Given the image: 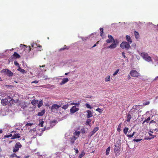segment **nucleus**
Wrapping results in <instances>:
<instances>
[{"label": "nucleus", "instance_id": "nucleus-40", "mask_svg": "<svg viewBox=\"0 0 158 158\" xmlns=\"http://www.w3.org/2000/svg\"><path fill=\"white\" fill-rule=\"evenodd\" d=\"M79 104H80L79 103H71L70 104V105H76L77 106H79Z\"/></svg>", "mask_w": 158, "mask_h": 158}, {"label": "nucleus", "instance_id": "nucleus-12", "mask_svg": "<svg viewBox=\"0 0 158 158\" xmlns=\"http://www.w3.org/2000/svg\"><path fill=\"white\" fill-rule=\"evenodd\" d=\"M114 44H112L110 46H108L107 48L110 49H114L116 48L117 46L116 44H114Z\"/></svg>", "mask_w": 158, "mask_h": 158}, {"label": "nucleus", "instance_id": "nucleus-8", "mask_svg": "<svg viewBox=\"0 0 158 158\" xmlns=\"http://www.w3.org/2000/svg\"><path fill=\"white\" fill-rule=\"evenodd\" d=\"M8 103V100L7 99H2L1 101V103L3 106H6L7 105Z\"/></svg>", "mask_w": 158, "mask_h": 158}, {"label": "nucleus", "instance_id": "nucleus-9", "mask_svg": "<svg viewBox=\"0 0 158 158\" xmlns=\"http://www.w3.org/2000/svg\"><path fill=\"white\" fill-rule=\"evenodd\" d=\"M69 81L68 78H65L63 79L61 82L60 83V85H62L66 83H67Z\"/></svg>", "mask_w": 158, "mask_h": 158}, {"label": "nucleus", "instance_id": "nucleus-26", "mask_svg": "<svg viewBox=\"0 0 158 158\" xmlns=\"http://www.w3.org/2000/svg\"><path fill=\"white\" fill-rule=\"evenodd\" d=\"M31 103L33 105H35L36 104L38 103V101L35 100H33L31 102Z\"/></svg>", "mask_w": 158, "mask_h": 158}, {"label": "nucleus", "instance_id": "nucleus-2", "mask_svg": "<svg viewBox=\"0 0 158 158\" xmlns=\"http://www.w3.org/2000/svg\"><path fill=\"white\" fill-rule=\"evenodd\" d=\"M2 73L7 75L10 77H12L13 75V73L7 69H3L2 71Z\"/></svg>", "mask_w": 158, "mask_h": 158}, {"label": "nucleus", "instance_id": "nucleus-52", "mask_svg": "<svg viewBox=\"0 0 158 158\" xmlns=\"http://www.w3.org/2000/svg\"><path fill=\"white\" fill-rule=\"evenodd\" d=\"M153 133V132L152 131H149V132L148 133H149V135H150L152 136H153V135L152 134H151V133Z\"/></svg>", "mask_w": 158, "mask_h": 158}, {"label": "nucleus", "instance_id": "nucleus-64", "mask_svg": "<svg viewBox=\"0 0 158 158\" xmlns=\"http://www.w3.org/2000/svg\"><path fill=\"white\" fill-rule=\"evenodd\" d=\"M45 66V65H43L42 66L40 65V67H44Z\"/></svg>", "mask_w": 158, "mask_h": 158}, {"label": "nucleus", "instance_id": "nucleus-37", "mask_svg": "<svg viewBox=\"0 0 158 158\" xmlns=\"http://www.w3.org/2000/svg\"><path fill=\"white\" fill-rule=\"evenodd\" d=\"M55 85H48V87H47V88H49L51 89H53L54 88H55Z\"/></svg>", "mask_w": 158, "mask_h": 158}, {"label": "nucleus", "instance_id": "nucleus-14", "mask_svg": "<svg viewBox=\"0 0 158 158\" xmlns=\"http://www.w3.org/2000/svg\"><path fill=\"white\" fill-rule=\"evenodd\" d=\"M148 55V53L145 52H142L140 54V56L142 57L144 60L145 58H146Z\"/></svg>", "mask_w": 158, "mask_h": 158}, {"label": "nucleus", "instance_id": "nucleus-25", "mask_svg": "<svg viewBox=\"0 0 158 158\" xmlns=\"http://www.w3.org/2000/svg\"><path fill=\"white\" fill-rule=\"evenodd\" d=\"M121 140L120 139H118V141L116 142L117 144H116L115 146L116 147H117V146H120V142Z\"/></svg>", "mask_w": 158, "mask_h": 158}, {"label": "nucleus", "instance_id": "nucleus-15", "mask_svg": "<svg viewBox=\"0 0 158 158\" xmlns=\"http://www.w3.org/2000/svg\"><path fill=\"white\" fill-rule=\"evenodd\" d=\"M99 129L98 127H97L94 128L93 131L91 132V136L93 135Z\"/></svg>", "mask_w": 158, "mask_h": 158}, {"label": "nucleus", "instance_id": "nucleus-11", "mask_svg": "<svg viewBox=\"0 0 158 158\" xmlns=\"http://www.w3.org/2000/svg\"><path fill=\"white\" fill-rule=\"evenodd\" d=\"M126 40L127 42L131 44L132 43V41L130 36L127 35L126 36Z\"/></svg>", "mask_w": 158, "mask_h": 158}, {"label": "nucleus", "instance_id": "nucleus-57", "mask_svg": "<svg viewBox=\"0 0 158 158\" xmlns=\"http://www.w3.org/2000/svg\"><path fill=\"white\" fill-rule=\"evenodd\" d=\"M68 48H65V47H64L63 48H60V51H62V50H64L65 49H68Z\"/></svg>", "mask_w": 158, "mask_h": 158}, {"label": "nucleus", "instance_id": "nucleus-19", "mask_svg": "<svg viewBox=\"0 0 158 158\" xmlns=\"http://www.w3.org/2000/svg\"><path fill=\"white\" fill-rule=\"evenodd\" d=\"M45 113V110L44 109L42 110L41 112H39L38 114V115L40 116L43 115Z\"/></svg>", "mask_w": 158, "mask_h": 158}, {"label": "nucleus", "instance_id": "nucleus-4", "mask_svg": "<svg viewBox=\"0 0 158 158\" xmlns=\"http://www.w3.org/2000/svg\"><path fill=\"white\" fill-rule=\"evenodd\" d=\"M131 75L133 77H138L140 75V74L135 70H132L130 72Z\"/></svg>", "mask_w": 158, "mask_h": 158}, {"label": "nucleus", "instance_id": "nucleus-28", "mask_svg": "<svg viewBox=\"0 0 158 158\" xmlns=\"http://www.w3.org/2000/svg\"><path fill=\"white\" fill-rule=\"evenodd\" d=\"M128 130V127H125L123 130L124 133L125 134H127V133Z\"/></svg>", "mask_w": 158, "mask_h": 158}, {"label": "nucleus", "instance_id": "nucleus-23", "mask_svg": "<svg viewBox=\"0 0 158 158\" xmlns=\"http://www.w3.org/2000/svg\"><path fill=\"white\" fill-rule=\"evenodd\" d=\"M39 125L41 127H43V124L44 123V122L43 121V119H40L39 120Z\"/></svg>", "mask_w": 158, "mask_h": 158}, {"label": "nucleus", "instance_id": "nucleus-24", "mask_svg": "<svg viewBox=\"0 0 158 158\" xmlns=\"http://www.w3.org/2000/svg\"><path fill=\"white\" fill-rule=\"evenodd\" d=\"M18 70L20 72L22 73H25L26 72L25 70L23 69H21L19 67L18 69Z\"/></svg>", "mask_w": 158, "mask_h": 158}, {"label": "nucleus", "instance_id": "nucleus-34", "mask_svg": "<svg viewBox=\"0 0 158 158\" xmlns=\"http://www.w3.org/2000/svg\"><path fill=\"white\" fill-rule=\"evenodd\" d=\"M108 37L109 39L113 40V43H115V40L113 38V37L111 35H108Z\"/></svg>", "mask_w": 158, "mask_h": 158}, {"label": "nucleus", "instance_id": "nucleus-10", "mask_svg": "<svg viewBox=\"0 0 158 158\" xmlns=\"http://www.w3.org/2000/svg\"><path fill=\"white\" fill-rule=\"evenodd\" d=\"M86 112L87 114H86V116L87 118H89L93 116V113L90 110H87Z\"/></svg>", "mask_w": 158, "mask_h": 158}, {"label": "nucleus", "instance_id": "nucleus-49", "mask_svg": "<svg viewBox=\"0 0 158 158\" xmlns=\"http://www.w3.org/2000/svg\"><path fill=\"white\" fill-rule=\"evenodd\" d=\"M142 140L141 139H134L133 141H136L137 142H138Z\"/></svg>", "mask_w": 158, "mask_h": 158}, {"label": "nucleus", "instance_id": "nucleus-18", "mask_svg": "<svg viewBox=\"0 0 158 158\" xmlns=\"http://www.w3.org/2000/svg\"><path fill=\"white\" fill-rule=\"evenodd\" d=\"M12 56H13L14 57H15V59L19 58L20 56L19 54L17 53L16 52H15L13 55Z\"/></svg>", "mask_w": 158, "mask_h": 158}, {"label": "nucleus", "instance_id": "nucleus-3", "mask_svg": "<svg viewBox=\"0 0 158 158\" xmlns=\"http://www.w3.org/2000/svg\"><path fill=\"white\" fill-rule=\"evenodd\" d=\"M21 147V143L19 142L17 143L14 148L13 151L14 152H17L19 149V148Z\"/></svg>", "mask_w": 158, "mask_h": 158}, {"label": "nucleus", "instance_id": "nucleus-20", "mask_svg": "<svg viewBox=\"0 0 158 158\" xmlns=\"http://www.w3.org/2000/svg\"><path fill=\"white\" fill-rule=\"evenodd\" d=\"M131 114L130 113H128L127 114V119L126 121L127 122H129L130 121V120L131 119Z\"/></svg>", "mask_w": 158, "mask_h": 158}, {"label": "nucleus", "instance_id": "nucleus-58", "mask_svg": "<svg viewBox=\"0 0 158 158\" xmlns=\"http://www.w3.org/2000/svg\"><path fill=\"white\" fill-rule=\"evenodd\" d=\"M133 135H127V137L129 138H131L132 137H133Z\"/></svg>", "mask_w": 158, "mask_h": 158}, {"label": "nucleus", "instance_id": "nucleus-53", "mask_svg": "<svg viewBox=\"0 0 158 158\" xmlns=\"http://www.w3.org/2000/svg\"><path fill=\"white\" fill-rule=\"evenodd\" d=\"M122 55L124 57V58H127V57L125 56V53L124 52H122Z\"/></svg>", "mask_w": 158, "mask_h": 158}, {"label": "nucleus", "instance_id": "nucleus-38", "mask_svg": "<svg viewBox=\"0 0 158 158\" xmlns=\"http://www.w3.org/2000/svg\"><path fill=\"white\" fill-rule=\"evenodd\" d=\"M119 69H117L116 70V71L113 74V76H115L117 74V73H118V72L119 71Z\"/></svg>", "mask_w": 158, "mask_h": 158}, {"label": "nucleus", "instance_id": "nucleus-21", "mask_svg": "<svg viewBox=\"0 0 158 158\" xmlns=\"http://www.w3.org/2000/svg\"><path fill=\"white\" fill-rule=\"evenodd\" d=\"M134 35L135 36V37L136 39H138L139 37V33L135 31H134Z\"/></svg>", "mask_w": 158, "mask_h": 158}, {"label": "nucleus", "instance_id": "nucleus-62", "mask_svg": "<svg viewBox=\"0 0 158 158\" xmlns=\"http://www.w3.org/2000/svg\"><path fill=\"white\" fill-rule=\"evenodd\" d=\"M158 78V76H157V77H156L154 79V80H157Z\"/></svg>", "mask_w": 158, "mask_h": 158}, {"label": "nucleus", "instance_id": "nucleus-7", "mask_svg": "<svg viewBox=\"0 0 158 158\" xmlns=\"http://www.w3.org/2000/svg\"><path fill=\"white\" fill-rule=\"evenodd\" d=\"M120 146H117V147H115L114 151L116 155L117 156L119 155V152L120 150Z\"/></svg>", "mask_w": 158, "mask_h": 158}, {"label": "nucleus", "instance_id": "nucleus-5", "mask_svg": "<svg viewBox=\"0 0 158 158\" xmlns=\"http://www.w3.org/2000/svg\"><path fill=\"white\" fill-rule=\"evenodd\" d=\"M61 106L56 104H54L52 106L51 110L52 112H55V110H57Z\"/></svg>", "mask_w": 158, "mask_h": 158}, {"label": "nucleus", "instance_id": "nucleus-44", "mask_svg": "<svg viewBox=\"0 0 158 158\" xmlns=\"http://www.w3.org/2000/svg\"><path fill=\"white\" fill-rule=\"evenodd\" d=\"M91 119H90V118H88L87 119V121H86V123H87V124H89V123L91 122Z\"/></svg>", "mask_w": 158, "mask_h": 158}, {"label": "nucleus", "instance_id": "nucleus-6", "mask_svg": "<svg viewBox=\"0 0 158 158\" xmlns=\"http://www.w3.org/2000/svg\"><path fill=\"white\" fill-rule=\"evenodd\" d=\"M79 110V108L76 107V106H73L70 109L71 114H73Z\"/></svg>", "mask_w": 158, "mask_h": 158}, {"label": "nucleus", "instance_id": "nucleus-16", "mask_svg": "<svg viewBox=\"0 0 158 158\" xmlns=\"http://www.w3.org/2000/svg\"><path fill=\"white\" fill-rule=\"evenodd\" d=\"M144 60L148 62L152 61V59L151 57L150 56H148V55H147L146 58L144 59Z\"/></svg>", "mask_w": 158, "mask_h": 158}, {"label": "nucleus", "instance_id": "nucleus-29", "mask_svg": "<svg viewBox=\"0 0 158 158\" xmlns=\"http://www.w3.org/2000/svg\"><path fill=\"white\" fill-rule=\"evenodd\" d=\"M21 106L22 108H24L25 107H26V105L24 102H22L21 104Z\"/></svg>", "mask_w": 158, "mask_h": 158}, {"label": "nucleus", "instance_id": "nucleus-42", "mask_svg": "<svg viewBox=\"0 0 158 158\" xmlns=\"http://www.w3.org/2000/svg\"><path fill=\"white\" fill-rule=\"evenodd\" d=\"M139 107H140V106L136 105V106H133V109H139Z\"/></svg>", "mask_w": 158, "mask_h": 158}, {"label": "nucleus", "instance_id": "nucleus-30", "mask_svg": "<svg viewBox=\"0 0 158 158\" xmlns=\"http://www.w3.org/2000/svg\"><path fill=\"white\" fill-rule=\"evenodd\" d=\"M80 134V132L79 131H76L74 133V135L75 136H76V137H78L79 134Z\"/></svg>", "mask_w": 158, "mask_h": 158}, {"label": "nucleus", "instance_id": "nucleus-50", "mask_svg": "<svg viewBox=\"0 0 158 158\" xmlns=\"http://www.w3.org/2000/svg\"><path fill=\"white\" fill-rule=\"evenodd\" d=\"M14 63L15 65L17 66H18L19 67V64L16 61H15L14 62Z\"/></svg>", "mask_w": 158, "mask_h": 158}, {"label": "nucleus", "instance_id": "nucleus-36", "mask_svg": "<svg viewBox=\"0 0 158 158\" xmlns=\"http://www.w3.org/2000/svg\"><path fill=\"white\" fill-rule=\"evenodd\" d=\"M106 42L108 43H110L111 42H113V40L109 39L107 40H106Z\"/></svg>", "mask_w": 158, "mask_h": 158}, {"label": "nucleus", "instance_id": "nucleus-48", "mask_svg": "<svg viewBox=\"0 0 158 158\" xmlns=\"http://www.w3.org/2000/svg\"><path fill=\"white\" fill-rule=\"evenodd\" d=\"M10 156L12 157H16L17 156L16 155V154L15 153H13Z\"/></svg>", "mask_w": 158, "mask_h": 158}, {"label": "nucleus", "instance_id": "nucleus-35", "mask_svg": "<svg viewBox=\"0 0 158 158\" xmlns=\"http://www.w3.org/2000/svg\"><path fill=\"white\" fill-rule=\"evenodd\" d=\"M121 123H120L119 124L117 130L119 132L121 130Z\"/></svg>", "mask_w": 158, "mask_h": 158}, {"label": "nucleus", "instance_id": "nucleus-41", "mask_svg": "<svg viewBox=\"0 0 158 158\" xmlns=\"http://www.w3.org/2000/svg\"><path fill=\"white\" fill-rule=\"evenodd\" d=\"M85 106H86L88 108H89V109H91L92 108L91 107L90 105L88 104V103H86L85 104Z\"/></svg>", "mask_w": 158, "mask_h": 158}, {"label": "nucleus", "instance_id": "nucleus-45", "mask_svg": "<svg viewBox=\"0 0 158 158\" xmlns=\"http://www.w3.org/2000/svg\"><path fill=\"white\" fill-rule=\"evenodd\" d=\"M96 111L99 112V113H101L102 112V110L100 108H98L96 110Z\"/></svg>", "mask_w": 158, "mask_h": 158}, {"label": "nucleus", "instance_id": "nucleus-47", "mask_svg": "<svg viewBox=\"0 0 158 158\" xmlns=\"http://www.w3.org/2000/svg\"><path fill=\"white\" fill-rule=\"evenodd\" d=\"M12 136V134H10V135H6L4 136L6 138H9L11 137Z\"/></svg>", "mask_w": 158, "mask_h": 158}, {"label": "nucleus", "instance_id": "nucleus-54", "mask_svg": "<svg viewBox=\"0 0 158 158\" xmlns=\"http://www.w3.org/2000/svg\"><path fill=\"white\" fill-rule=\"evenodd\" d=\"M14 102V101L12 99H11L10 100V101L9 103L11 104H13Z\"/></svg>", "mask_w": 158, "mask_h": 158}, {"label": "nucleus", "instance_id": "nucleus-60", "mask_svg": "<svg viewBox=\"0 0 158 158\" xmlns=\"http://www.w3.org/2000/svg\"><path fill=\"white\" fill-rule=\"evenodd\" d=\"M31 46L33 48L34 47H35V44H34V43H32L31 44Z\"/></svg>", "mask_w": 158, "mask_h": 158}, {"label": "nucleus", "instance_id": "nucleus-61", "mask_svg": "<svg viewBox=\"0 0 158 158\" xmlns=\"http://www.w3.org/2000/svg\"><path fill=\"white\" fill-rule=\"evenodd\" d=\"M55 123V121H53L51 122H49V124H52V123Z\"/></svg>", "mask_w": 158, "mask_h": 158}, {"label": "nucleus", "instance_id": "nucleus-63", "mask_svg": "<svg viewBox=\"0 0 158 158\" xmlns=\"http://www.w3.org/2000/svg\"><path fill=\"white\" fill-rule=\"evenodd\" d=\"M26 45H23V44H20V47H21V46H24L25 47Z\"/></svg>", "mask_w": 158, "mask_h": 158}, {"label": "nucleus", "instance_id": "nucleus-55", "mask_svg": "<svg viewBox=\"0 0 158 158\" xmlns=\"http://www.w3.org/2000/svg\"><path fill=\"white\" fill-rule=\"evenodd\" d=\"M74 149L75 150V152L76 153H78V150L77 149H76L75 148H74Z\"/></svg>", "mask_w": 158, "mask_h": 158}, {"label": "nucleus", "instance_id": "nucleus-39", "mask_svg": "<svg viewBox=\"0 0 158 158\" xmlns=\"http://www.w3.org/2000/svg\"><path fill=\"white\" fill-rule=\"evenodd\" d=\"M110 76H108L107 77H106V78H105V81H110Z\"/></svg>", "mask_w": 158, "mask_h": 158}, {"label": "nucleus", "instance_id": "nucleus-59", "mask_svg": "<svg viewBox=\"0 0 158 158\" xmlns=\"http://www.w3.org/2000/svg\"><path fill=\"white\" fill-rule=\"evenodd\" d=\"M38 81H36V80H35V81H32L31 83H38Z\"/></svg>", "mask_w": 158, "mask_h": 158}, {"label": "nucleus", "instance_id": "nucleus-43", "mask_svg": "<svg viewBox=\"0 0 158 158\" xmlns=\"http://www.w3.org/2000/svg\"><path fill=\"white\" fill-rule=\"evenodd\" d=\"M150 102L149 101H147L143 103V104L144 106L147 105L149 104Z\"/></svg>", "mask_w": 158, "mask_h": 158}, {"label": "nucleus", "instance_id": "nucleus-17", "mask_svg": "<svg viewBox=\"0 0 158 158\" xmlns=\"http://www.w3.org/2000/svg\"><path fill=\"white\" fill-rule=\"evenodd\" d=\"M77 138V137H76L75 136H73L71 138L70 142L72 144L74 143L75 141Z\"/></svg>", "mask_w": 158, "mask_h": 158}, {"label": "nucleus", "instance_id": "nucleus-33", "mask_svg": "<svg viewBox=\"0 0 158 158\" xmlns=\"http://www.w3.org/2000/svg\"><path fill=\"white\" fill-rule=\"evenodd\" d=\"M100 35L101 36H102L103 33V29L102 28H100Z\"/></svg>", "mask_w": 158, "mask_h": 158}, {"label": "nucleus", "instance_id": "nucleus-56", "mask_svg": "<svg viewBox=\"0 0 158 158\" xmlns=\"http://www.w3.org/2000/svg\"><path fill=\"white\" fill-rule=\"evenodd\" d=\"M50 128V127H48L47 126H45L44 127V129L45 130L49 129Z\"/></svg>", "mask_w": 158, "mask_h": 158}, {"label": "nucleus", "instance_id": "nucleus-31", "mask_svg": "<svg viewBox=\"0 0 158 158\" xmlns=\"http://www.w3.org/2000/svg\"><path fill=\"white\" fill-rule=\"evenodd\" d=\"M69 105L67 104L66 105H64L62 107V108L64 110H66L68 108Z\"/></svg>", "mask_w": 158, "mask_h": 158}, {"label": "nucleus", "instance_id": "nucleus-1", "mask_svg": "<svg viewBox=\"0 0 158 158\" xmlns=\"http://www.w3.org/2000/svg\"><path fill=\"white\" fill-rule=\"evenodd\" d=\"M130 44L126 41H123L120 44V47L123 49H125L126 50L129 49L131 47Z\"/></svg>", "mask_w": 158, "mask_h": 158}, {"label": "nucleus", "instance_id": "nucleus-13", "mask_svg": "<svg viewBox=\"0 0 158 158\" xmlns=\"http://www.w3.org/2000/svg\"><path fill=\"white\" fill-rule=\"evenodd\" d=\"M20 138V134L15 133L13 136H12V139H15V138Z\"/></svg>", "mask_w": 158, "mask_h": 158}, {"label": "nucleus", "instance_id": "nucleus-22", "mask_svg": "<svg viewBox=\"0 0 158 158\" xmlns=\"http://www.w3.org/2000/svg\"><path fill=\"white\" fill-rule=\"evenodd\" d=\"M43 102L42 100L38 101V108L40 107L43 105Z\"/></svg>", "mask_w": 158, "mask_h": 158}, {"label": "nucleus", "instance_id": "nucleus-27", "mask_svg": "<svg viewBox=\"0 0 158 158\" xmlns=\"http://www.w3.org/2000/svg\"><path fill=\"white\" fill-rule=\"evenodd\" d=\"M110 147H109L106 149V155H108L109 154V151L110 150Z\"/></svg>", "mask_w": 158, "mask_h": 158}, {"label": "nucleus", "instance_id": "nucleus-46", "mask_svg": "<svg viewBox=\"0 0 158 158\" xmlns=\"http://www.w3.org/2000/svg\"><path fill=\"white\" fill-rule=\"evenodd\" d=\"M84 155L85 153H82L79 156V158H81L83 156H84Z\"/></svg>", "mask_w": 158, "mask_h": 158}, {"label": "nucleus", "instance_id": "nucleus-51", "mask_svg": "<svg viewBox=\"0 0 158 158\" xmlns=\"http://www.w3.org/2000/svg\"><path fill=\"white\" fill-rule=\"evenodd\" d=\"M33 124L32 123H28L26 124V126H31Z\"/></svg>", "mask_w": 158, "mask_h": 158}, {"label": "nucleus", "instance_id": "nucleus-32", "mask_svg": "<svg viewBox=\"0 0 158 158\" xmlns=\"http://www.w3.org/2000/svg\"><path fill=\"white\" fill-rule=\"evenodd\" d=\"M151 118H150V117H149L148 118H147V119H145L143 123V124L145 122H146L147 123H148L149 121L150 120Z\"/></svg>", "mask_w": 158, "mask_h": 158}]
</instances>
